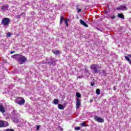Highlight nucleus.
Instances as JSON below:
<instances>
[{
  "instance_id": "f8f14e48",
  "label": "nucleus",
  "mask_w": 131,
  "mask_h": 131,
  "mask_svg": "<svg viewBox=\"0 0 131 131\" xmlns=\"http://www.w3.org/2000/svg\"><path fill=\"white\" fill-rule=\"evenodd\" d=\"M12 121L15 122L16 123H18L19 122V120L18 119V116L17 117H12L11 118Z\"/></svg>"
},
{
  "instance_id": "6e6552de",
  "label": "nucleus",
  "mask_w": 131,
  "mask_h": 131,
  "mask_svg": "<svg viewBox=\"0 0 131 131\" xmlns=\"http://www.w3.org/2000/svg\"><path fill=\"white\" fill-rule=\"evenodd\" d=\"M94 119L96 121H97V122H99L100 123H103V122L104 121V119L100 118L98 116H95L94 117Z\"/></svg>"
},
{
  "instance_id": "473e14b6",
  "label": "nucleus",
  "mask_w": 131,
  "mask_h": 131,
  "mask_svg": "<svg viewBox=\"0 0 131 131\" xmlns=\"http://www.w3.org/2000/svg\"><path fill=\"white\" fill-rule=\"evenodd\" d=\"M39 128H40V125H38V126L36 127V129H37V130H38V129H39Z\"/></svg>"
},
{
  "instance_id": "412c9836",
  "label": "nucleus",
  "mask_w": 131,
  "mask_h": 131,
  "mask_svg": "<svg viewBox=\"0 0 131 131\" xmlns=\"http://www.w3.org/2000/svg\"><path fill=\"white\" fill-rule=\"evenodd\" d=\"M53 103L55 105H58V104H59V100L58 99H54L53 101Z\"/></svg>"
},
{
  "instance_id": "a18cd8bd",
  "label": "nucleus",
  "mask_w": 131,
  "mask_h": 131,
  "mask_svg": "<svg viewBox=\"0 0 131 131\" xmlns=\"http://www.w3.org/2000/svg\"><path fill=\"white\" fill-rule=\"evenodd\" d=\"M60 129H61V130H63V129H62V128H61Z\"/></svg>"
},
{
  "instance_id": "39448f33",
  "label": "nucleus",
  "mask_w": 131,
  "mask_h": 131,
  "mask_svg": "<svg viewBox=\"0 0 131 131\" xmlns=\"http://www.w3.org/2000/svg\"><path fill=\"white\" fill-rule=\"evenodd\" d=\"M7 126H9V122L3 120H0V128L7 127Z\"/></svg>"
},
{
  "instance_id": "58836bf2",
  "label": "nucleus",
  "mask_w": 131,
  "mask_h": 131,
  "mask_svg": "<svg viewBox=\"0 0 131 131\" xmlns=\"http://www.w3.org/2000/svg\"><path fill=\"white\" fill-rule=\"evenodd\" d=\"M90 103H93V99H90Z\"/></svg>"
},
{
  "instance_id": "7c9ffc66",
  "label": "nucleus",
  "mask_w": 131,
  "mask_h": 131,
  "mask_svg": "<svg viewBox=\"0 0 131 131\" xmlns=\"http://www.w3.org/2000/svg\"><path fill=\"white\" fill-rule=\"evenodd\" d=\"M7 36L10 37L12 35V34L10 32L7 33Z\"/></svg>"
},
{
  "instance_id": "ddd939ff",
  "label": "nucleus",
  "mask_w": 131,
  "mask_h": 131,
  "mask_svg": "<svg viewBox=\"0 0 131 131\" xmlns=\"http://www.w3.org/2000/svg\"><path fill=\"white\" fill-rule=\"evenodd\" d=\"M80 99H79V98H77L76 99V108L77 109H78V108H79V107H80Z\"/></svg>"
},
{
  "instance_id": "dca6fc26",
  "label": "nucleus",
  "mask_w": 131,
  "mask_h": 131,
  "mask_svg": "<svg viewBox=\"0 0 131 131\" xmlns=\"http://www.w3.org/2000/svg\"><path fill=\"white\" fill-rule=\"evenodd\" d=\"M0 112H2V113H5V112H6V110H5V108L2 105H0Z\"/></svg>"
},
{
  "instance_id": "72a5a7b5",
  "label": "nucleus",
  "mask_w": 131,
  "mask_h": 131,
  "mask_svg": "<svg viewBox=\"0 0 131 131\" xmlns=\"http://www.w3.org/2000/svg\"><path fill=\"white\" fill-rule=\"evenodd\" d=\"M82 77H83L82 76H79L77 77V78L81 79V78H82Z\"/></svg>"
},
{
  "instance_id": "1a4fd4ad",
  "label": "nucleus",
  "mask_w": 131,
  "mask_h": 131,
  "mask_svg": "<svg viewBox=\"0 0 131 131\" xmlns=\"http://www.w3.org/2000/svg\"><path fill=\"white\" fill-rule=\"evenodd\" d=\"M63 21H64V23L66 25L67 24H68V21H69V19H64V16H60V23H59L60 25H61L62 23H63Z\"/></svg>"
},
{
  "instance_id": "20e7f679",
  "label": "nucleus",
  "mask_w": 131,
  "mask_h": 131,
  "mask_svg": "<svg viewBox=\"0 0 131 131\" xmlns=\"http://www.w3.org/2000/svg\"><path fill=\"white\" fill-rule=\"evenodd\" d=\"M26 61H27V58L22 55L19 54L17 62H19V64H24Z\"/></svg>"
},
{
  "instance_id": "c03bdc74",
  "label": "nucleus",
  "mask_w": 131,
  "mask_h": 131,
  "mask_svg": "<svg viewBox=\"0 0 131 131\" xmlns=\"http://www.w3.org/2000/svg\"><path fill=\"white\" fill-rule=\"evenodd\" d=\"M62 6H65V4H62Z\"/></svg>"
},
{
  "instance_id": "c9c22d12",
  "label": "nucleus",
  "mask_w": 131,
  "mask_h": 131,
  "mask_svg": "<svg viewBox=\"0 0 131 131\" xmlns=\"http://www.w3.org/2000/svg\"><path fill=\"white\" fill-rule=\"evenodd\" d=\"M33 14H34V12L33 11L30 12V14L31 15H33Z\"/></svg>"
},
{
  "instance_id": "a19ab883",
  "label": "nucleus",
  "mask_w": 131,
  "mask_h": 131,
  "mask_svg": "<svg viewBox=\"0 0 131 131\" xmlns=\"http://www.w3.org/2000/svg\"><path fill=\"white\" fill-rule=\"evenodd\" d=\"M114 91H116V87L114 86Z\"/></svg>"
},
{
  "instance_id": "c756f323",
  "label": "nucleus",
  "mask_w": 131,
  "mask_h": 131,
  "mask_svg": "<svg viewBox=\"0 0 131 131\" xmlns=\"http://www.w3.org/2000/svg\"><path fill=\"white\" fill-rule=\"evenodd\" d=\"M125 59H126V60H127V61H129L130 59H129V57H128V56H125Z\"/></svg>"
},
{
  "instance_id": "c85d7f7f",
  "label": "nucleus",
  "mask_w": 131,
  "mask_h": 131,
  "mask_svg": "<svg viewBox=\"0 0 131 131\" xmlns=\"http://www.w3.org/2000/svg\"><path fill=\"white\" fill-rule=\"evenodd\" d=\"M111 19H115L116 18V16L113 14L112 16H111Z\"/></svg>"
},
{
  "instance_id": "f03ea898",
  "label": "nucleus",
  "mask_w": 131,
  "mask_h": 131,
  "mask_svg": "<svg viewBox=\"0 0 131 131\" xmlns=\"http://www.w3.org/2000/svg\"><path fill=\"white\" fill-rule=\"evenodd\" d=\"M46 61H47L45 62V64H48V65H52V66H55L57 62V60H56L55 58L52 57H50L49 59L46 58Z\"/></svg>"
},
{
  "instance_id": "a211bd4d",
  "label": "nucleus",
  "mask_w": 131,
  "mask_h": 131,
  "mask_svg": "<svg viewBox=\"0 0 131 131\" xmlns=\"http://www.w3.org/2000/svg\"><path fill=\"white\" fill-rule=\"evenodd\" d=\"M20 55V54H15L13 56H12V57L13 59H16L17 61H18V59L19 58V56Z\"/></svg>"
},
{
  "instance_id": "5701e85b",
  "label": "nucleus",
  "mask_w": 131,
  "mask_h": 131,
  "mask_svg": "<svg viewBox=\"0 0 131 131\" xmlns=\"http://www.w3.org/2000/svg\"><path fill=\"white\" fill-rule=\"evenodd\" d=\"M53 54L56 55H59V54H60V51L59 50L53 51Z\"/></svg>"
},
{
  "instance_id": "0eeeda50",
  "label": "nucleus",
  "mask_w": 131,
  "mask_h": 131,
  "mask_svg": "<svg viewBox=\"0 0 131 131\" xmlns=\"http://www.w3.org/2000/svg\"><path fill=\"white\" fill-rule=\"evenodd\" d=\"M117 11H126L127 10V8L125 6H120L119 7H117L115 9Z\"/></svg>"
},
{
  "instance_id": "4be33fe9",
  "label": "nucleus",
  "mask_w": 131,
  "mask_h": 131,
  "mask_svg": "<svg viewBox=\"0 0 131 131\" xmlns=\"http://www.w3.org/2000/svg\"><path fill=\"white\" fill-rule=\"evenodd\" d=\"M77 98H81V94L79 92H77L76 94Z\"/></svg>"
},
{
  "instance_id": "9d476101",
  "label": "nucleus",
  "mask_w": 131,
  "mask_h": 131,
  "mask_svg": "<svg viewBox=\"0 0 131 131\" xmlns=\"http://www.w3.org/2000/svg\"><path fill=\"white\" fill-rule=\"evenodd\" d=\"M98 73L101 76H104L105 77L107 76V71L105 70H102V71L99 70Z\"/></svg>"
},
{
  "instance_id": "6ab92c4d",
  "label": "nucleus",
  "mask_w": 131,
  "mask_h": 131,
  "mask_svg": "<svg viewBox=\"0 0 131 131\" xmlns=\"http://www.w3.org/2000/svg\"><path fill=\"white\" fill-rule=\"evenodd\" d=\"M23 15H25V13L22 12L20 15H17L16 16V18H17V19H20V18H21V16H23Z\"/></svg>"
},
{
  "instance_id": "79ce46f5",
  "label": "nucleus",
  "mask_w": 131,
  "mask_h": 131,
  "mask_svg": "<svg viewBox=\"0 0 131 131\" xmlns=\"http://www.w3.org/2000/svg\"><path fill=\"white\" fill-rule=\"evenodd\" d=\"M128 62H129V64H130V65H131V60H130V59Z\"/></svg>"
},
{
  "instance_id": "4468645a",
  "label": "nucleus",
  "mask_w": 131,
  "mask_h": 131,
  "mask_svg": "<svg viewBox=\"0 0 131 131\" xmlns=\"http://www.w3.org/2000/svg\"><path fill=\"white\" fill-rule=\"evenodd\" d=\"M80 23L85 27H89V25L86 24V23L84 22L82 19H80Z\"/></svg>"
},
{
  "instance_id": "423d86ee",
  "label": "nucleus",
  "mask_w": 131,
  "mask_h": 131,
  "mask_svg": "<svg viewBox=\"0 0 131 131\" xmlns=\"http://www.w3.org/2000/svg\"><path fill=\"white\" fill-rule=\"evenodd\" d=\"M2 24L3 25H9L10 24V19L4 18L2 19Z\"/></svg>"
},
{
  "instance_id": "a878e982",
  "label": "nucleus",
  "mask_w": 131,
  "mask_h": 131,
  "mask_svg": "<svg viewBox=\"0 0 131 131\" xmlns=\"http://www.w3.org/2000/svg\"><path fill=\"white\" fill-rule=\"evenodd\" d=\"M76 9H77L78 13H79V12H81V9H79L78 8V5L76 6Z\"/></svg>"
},
{
  "instance_id": "2f4dec72",
  "label": "nucleus",
  "mask_w": 131,
  "mask_h": 131,
  "mask_svg": "<svg viewBox=\"0 0 131 131\" xmlns=\"http://www.w3.org/2000/svg\"><path fill=\"white\" fill-rule=\"evenodd\" d=\"M91 85L92 86H94L95 85V82H91Z\"/></svg>"
},
{
  "instance_id": "393cba45",
  "label": "nucleus",
  "mask_w": 131,
  "mask_h": 131,
  "mask_svg": "<svg viewBox=\"0 0 131 131\" xmlns=\"http://www.w3.org/2000/svg\"><path fill=\"white\" fill-rule=\"evenodd\" d=\"M84 73H89V70L88 69V68H86V66H85V68L84 70Z\"/></svg>"
},
{
  "instance_id": "4c0bfd02",
  "label": "nucleus",
  "mask_w": 131,
  "mask_h": 131,
  "mask_svg": "<svg viewBox=\"0 0 131 131\" xmlns=\"http://www.w3.org/2000/svg\"><path fill=\"white\" fill-rule=\"evenodd\" d=\"M97 29L98 30H99V31H101V32H102V30H100V29H99V28H97Z\"/></svg>"
},
{
  "instance_id": "e433bc0d",
  "label": "nucleus",
  "mask_w": 131,
  "mask_h": 131,
  "mask_svg": "<svg viewBox=\"0 0 131 131\" xmlns=\"http://www.w3.org/2000/svg\"><path fill=\"white\" fill-rule=\"evenodd\" d=\"M15 53V51H11L10 54H14Z\"/></svg>"
},
{
  "instance_id": "2eb2a0df",
  "label": "nucleus",
  "mask_w": 131,
  "mask_h": 131,
  "mask_svg": "<svg viewBox=\"0 0 131 131\" xmlns=\"http://www.w3.org/2000/svg\"><path fill=\"white\" fill-rule=\"evenodd\" d=\"M8 9H9L8 5H6L5 6L3 5L1 8V10H2L3 11H7V10H8Z\"/></svg>"
},
{
  "instance_id": "f3484780",
  "label": "nucleus",
  "mask_w": 131,
  "mask_h": 131,
  "mask_svg": "<svg viewBox=\"0 0 131 131\" xmlns=\"http://www.w3.org/2000/svg\"><path fill=\"white\" fill-rule=\"evenodd\" d=\"M117 16L118 18L124 19V15H123L122 13H118Z\"/></svg>"
},
{
  "instance_id": "f257e3e1",
  "label": "nucleus",
  "mask_w": 131,
  "mask_h": 131,
  "mask_svg": "<svg viewBox=\"0 0 131 131\" xmlns=\"http://www.w3.org/2000/svg\"><path fill=\"white\" fill-rule=\"evenodd\" d=\"M99 68H100V66L98 64H92L90 66V69L92 70V73H94V74H97L99 73Z\"/></svg>"
},
{
  "instance_id": "ea45409f",
  "label": "nucleus",
  "mask_w": 131,
  "mask_h": 131,
  "mask_svg": "<svg viewBox=\"0 0 131 131\" xmlns=\"http://www.w3.org/2000/svg\"><path fill=\"white\" fill-rule=\"evenodd\" d=\"M128 57H129V58H131V54L128 55Z\"/></svg>"
},
{
  "instance_id": "9b49d317",
  "label": "nucleus",
  "mask_w": 131,
  "mask_h": 131,
  "mask_svg": "<svg viewBox=\"0 0 131 131\" xmlns=\"http://www.w3.org/2000/svg\"><path fill=\"white\" fill-rule=\"evenodd\" d=\"M17 116H18V113H17V111L16 110H14L11 113L10 117H17Z\"/></svg>"
},
{
  "instance_id": "49530a36",
  "label": "nucleus",
  "mask_w": 131,
  "mask_h": 131,
  "mask_svg": "<svg viewBox=\"0 0 131 131\" xmlns=\"http://www.w3.org/2000/svg\"><path fill=\"white\" fill-rule=\"evenodd\" d=\"M129 20H131V18H129Z\"/></svg>"
},
{
  "instance_id": "37998d69",
  "label": "nucleus",
  "mask_w": 131,
  "mask_h": 131,
  "mask_svg": "<svg viewBox=\"0 0 131 131\" xmlns=\"http://www.w3.org/2000/svg\"><path fill=\"white\" fill-rule=\"evenodd\" d=\"M66 25L67 27H68V26H69L68 24H67V25Z\"/></svg>"
},
{
  "instance_id": "b1692460",
  "label": "nucleus",
  "mask_w": 131,
  "mask_h": 131,
  "mask_svg": "<svg viewBox=\"0 0 131 131\" xmlns=\"http://www.w3.org/2000/svg\"><path fill=\"white\" fill-rule=\"evenodd\" d=\"M81 126H89V125L85 124V123L82 122L80 123Z\"/></svg>"
},
{
  "instance_id": "cd10ccee",
  "label": "nucleus",
  "mask_w": 131,
  "mask_h": 131,
  "mask_svg": "<svg viewBox=\"0 0 131 131\" xmlns=\"http://www.w3.org/2000/svg\"><path fill=\"white\" fill-rule=\"evenodd\" d=\"M80 129V127H75V130H79Z\"/></svg>"
},
{
  "instance_id": "bb28decb",
  "label": "nucleus",
  "mask_w": 131,
  "mask_h": 131,
  "mask_svg": "<svg viewBox=\"0 0 131 131\" xmlns=\"http://www.w3.org/2000/svg\"><path fill=\"white\" fill-rule=\"evenodd\" d=\"M96 92L97 95H100V94H101V91L99 89H97Z\"/></svg>"
},
{
  "instance_id": "7ed1b4c3",
  "label": "nucleus",
  "mask_w": 131,
  "mask_h": 131,
  "mask_svg": "<svg viewBox=\"0 0 131 131\" xmlns=\"http://www.w3.org/2000/svg\"><path fill=\"white\" fill-rule=\"evenodd\" d=\"M15 102L16 103V104L20 105V106H22V105H24V104H25V100L22 97L16 98Z\"/></svg>"
},
{
  "instance_id": "f704fd0d",
  "label": "nucleus",
  "mask_w": 131,
  "mask_h": 131,
  "mask_svg": "<svg viewBox=\"0 0 131 131\" xmlns=\"http://www.w3.org/2000/svg\"><path fill=\"white\" fill-rule=\"evenodd\" d=\"M104 13H105V14H108V11L107 10H105L104 11Z\"/></svg>"
},
{
  "instance_id": "aec40b11",
  "label": "nucleus",
  "mask_w": 131,
  "mask_h": 131,
  "mask_svg": "<svg viewBox=\"0 0 131 131\" xmlns=\"http://www.w3.org/2000/svg\"><path fill=\"white\" fill-rule=\"evenodd\" d=\"M58 108H59L60 110H64V106L61 104H58Z\"/></svg>"
}]
</instances>
